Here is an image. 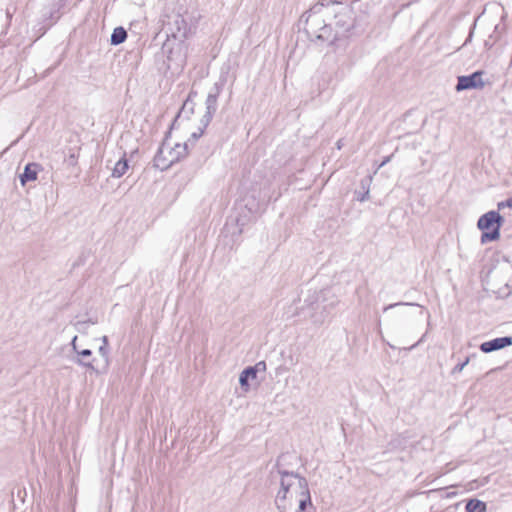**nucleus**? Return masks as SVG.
<instances>
[{"mask_svg": "<svg viewBox=\"0 0 512 512\" xmlns=\"http://www.w3.org/2000/svg\"><path fill=\"white\" fill-rule=\"evenodd\" d=\"M129 165L126 158H121L117 161L115 164L113 170H112V177L114 178H120L122 177L128 170Z\"/></svg>", "mask_w": 512, "mask_h": 512, "instance_id": "obj_14", "label": "nucleus"}, {"mask_svg": "<svg viewBox=\"0 0 512 512\" xmlns=\"http://www.w3.org/2000/svg\"><path fill=\"white\" fill-rule=\"evenodd\" d=\"M176 132L177 128L173 127L154 158V166L160 170L170 168L188 154L187 142L180 140Z\"/></svg>", "mask_w": 512, "mask_h": 512, "instance_id": "obj_4", "label": "nucleus"}, {"mask_svg": "<svg viewBox=\"0 0 512 512\" xmlns=\"http://www.w3.org/2000/svg\"><path fill=\"white\" fill-rule=\"evenodd\" d=\"M491 290L499 298L512 299V269L510 267L496 270L490 281Z\"/></svg>", "mask_w": 512, "mask_h": 512, "instance_id": "obj_7", "label": "nucleus"}, {"mask_svg": "<svg viewBox=\"0 0 512 512\" xmlns=\"http://www.w3.org/2000/svg\"><path fill=\"white\" fill-rule=\"evenodd\" d=\"M216 106L215 94H208L203 101H198L195 95H189L175 119L174 127L183 128L195 141L204 133L216 111Z\"/></svg>", "mask_w": 512, "mask_h": 512, "instance_id": "obj_2", "label": "nucleus"}, {"mask_svg": "<svg viewBox=\"0 0 512 512\" xmlns=\"http://www.w3.org/2000/svg\"><path fill=\"white\" fill-rule=\"evenodd\" d=\"M482 75V71H476L471 75L459 76L457 85L455 87L456 91L461 92L468 89L483 88L485 86V82L483 81Z\"/></svg>", "mask_w": 512, "mask_h": 512, "instance_id": "obj_9", "label": "nucleus"}, {"mask_svg": "<svg viewBox=\"0 0 512 512\" xmlns=\"http://www.w3.org/2000/svg\"><path fill=\"white\" fill-rule=\"evenodd\" d=\"M266 365L264 362H258L255 366L245 368L239 375V384L243 392L247 393L251 389V383L256 381L257 373L265 371Z\"/></svg>", "mask_w": 512, "mask_h": 512, "instance_id": "obj_8", "label": "nucleus"}, {"mask_svg": "<svg viewBox=\"0 0 512 512\" xmlns=\"http://www.w3.org/2000/svg\"><path fill=\"white\" fill-rule=\"evenodd\" d=\"M72 349L77 353L78 346H77V336H74L71 342Z\"/></svg>", "mask_w": 512, "mask_h": 512, "instance_id": "obj_20", "label": "nucleus"}, {"mask_svg": "<svg viewBox=\"0 0 512 512\" xmlns=\"http://www.w3.org/2000/svg\"><path fill=\"white\" fill-rule=\"evenodd\" d=\"M466 510L467 512H485L486 505L480 500L472 499L466 504Z\"/></svg>", "mask_w": 512, "mask_h": 512, "instance_id": "obj_16", "label": "nucleus"}, {"mask_svg": "<svg viewBox=\"0 0 512 512\" xmlns=\"http://www.w3.org/2000/svg\"><path fill=\"white\" fill-rule=\"evenodd\" d=\"M512 345V337H500L490 341L483 342L480 345V350L484 353H490L496 350L503 349Z\"/></svg>", "mask_w": 512, "mask_h": 512, "instance_id": "obj_10", "label": "nucleus"}, {"mask_svg": "<svg viewBox=\"0 0 512 512\" xmlns=\"http://www.w3.org/2000/svg\"><path fill=\"white\" fill-rule=\"evenodd\" d=\"M453 495H455V493H454V492H453V493H447V494L445 495V497L449 498V497H451V496H453Z\"/></svg>", "mask_w": 512, "mask_h": 512, "instance_id": "obj_23", "label": "nucleus"}, {"mask_svg": "<svg viewBox=\"0 0 512 512\" xmlns=\"http://www.w3.org/2000/svg\"><path fill=\"white\" fill-rule=\"evenodd\" d=\"M281 512H307L312 508L311 495L305 478L280 472V487L275 498Z\"/></svg>", "mask_w": 512, "mask_h": 512, "instance_id": "obj_3", "label": "nucleus"}, {"mask_svg": "<svg viewBox=\"0 0 512 512\" xmlns=\"http://www.w3.org/2000/svg\"><path fill=\"white\" fill-rule=\"evenodd\" d=\"M498 212L505 208H512V197L497 204Z\"/></svg>", "mask_w": 512, "mask_h": 512, "instance_id": "obj_17", "label": "nucleus"}, {"mask_svg": "<svg viewBox=\"0 0 512 512\" xmlns=\"http://www.w3.org/2000/svg\"><path fill=\"white\" fill-rule=\"evenodd\" d=\"M127 38V33L123 27H117L113 30L111 35V44L119 45L123 43Z\"/></svg>", "mask_w": 512, "mask_h": 512, "instance_id": "obj_15", "label": "nucleus"}, {"mask_svg": "<svg viewBox=\"0 0 512 512\" xmlns=\"http://www.w3.org/2000/svg\"><path fill=\"white\" fill-rule=\"evenodd\" d=\"M470 359L469 357H467L462 363H459L457 364L454 368H453V373H460L464 370V368L468 365Z\"/></svg>", "mask_w": 512, "mask_h": 512, "instance_id": "obj_18", "label": "nucleus"}, {"mask_svg": "<svg viewBox=\"0 0 512 512\" xmlns=\"http://www.w3.org/2000/svg\"><path fill=\"white\" fill-rule=\"evenodd\" d=\"M77 354L82 357H89V356H91L92 352L89 349H82V350H78Z\"/></svg>", "mask_w": 512, "mask_h": 512, "instance_id": "obj_19", "label": "nucleus"}, {"mask_svg": "<svg viewBox=\"0 0 512 512\" xmlns=\"http://www.w3.org/2000/svg\"><path fill=\"white\" fill-rule=\"evenodd\" d=\"M177 33L173 36H176L179 39H183L186 41L189 37H191L195 33V27L190 25L185 19H179L176 21Z\"/></svg>", "mask_w": 512, "mask_h": 512, "instance_id": "obj_12", "label": "nucleus"}, {"mask_svg": "<svg viewBox=\"0 0 512 512\" xmlns=\"http://www.w3.org/2000/svg\"><path fill=\"white\" fill-rule=\"evenodd\" d=\"M101 343L102 344L100 345V347L98 349V352L106 360V365H105V368H104L103 371H100L97 368H95L92 363H84L82 361H78L79 364L86 366L87 368L93 370L97 374L105 372L107 370L108 363H109V361H108L109 351H108V338H107V336H103L101 338Z\"/></svg>", "mask_w": 512, "mask_h": 512, "instance_id": "obj_11", "label": "nucleus"}, {"mask_svg": "<svg viewBox=\"0 0 512 512\" xmlns=\"http://www.w3.org/2000/svg\"><path fill=\"white\" fill-rule=\"evenodd\" d=\"M504 223L503 216L498 211L490 210L481 215L477 221V228L482 232L480 242L485 245L498 241L501 237L500 229Z\"/></svg>", "mask_w": 512, "mask_h": 512, "instance_id": "obj_5", "label": "nucleus"}, {"mask_svg": "<svg viewBox=\"0 0 512 512\" xmlns=\"http://www.w3.org/2000/svg\"><path fill=\"white\" fill-rule=\"evenodd\" d=\"M40 166L37 163H29L25 166L23 174L20 176V182L24 186L27 182L35 181L37 179Z\"/></svg>", "mask_w": 512, "mask_h": 512, "instance_id": "obj_13", "label": "nucleus"}, {"mask_svg": "<svg viewBox=\"0 0 512 512\" xmlns=\"http://www.w3.org/2000/svg\"><path fill=\"white\" fill-rule=\"evenodd\" d=\"M164 52L167 56L169 68L182 70L187 62L189 44L183 39L172 36L164 44Z\"/></svg>", "mask_w": 512, "mask_h": 512, "instance_id": "obj_6", "label": "nucleus"}, {"mask_svg": "<svg viewBox=\"0 0 512 512\" xmlns=\"http://www.w3.org/2000/svg\"><path fill=\"white\" fill-rule=\"evenodd\" d=\"M333 19L336 26L348 29L349 16L346 8L337 4H317L302 16L306 33L331 45L339 39L338 33H333Z\"/></svg>", "mask_w": 512, "mask_h": 512, "instance_id": "obj_1", "label": "nucleus"}, {"mask_svg": "<svg viewBox=\"0 0 512 512\" xmlns=\"http://www.w3.org/2000/svg\"><path fill=\"white\" fill-rule=\"evenodd\" d=\"M390 161V157L385 158V160L380 164L379 167H383L385 164H387Z\"/></svg>", "mask_w": 512, "mask_h": 512, "instance_id": "obj_21", "label": "nucleus"}, {"mask_svg": "<svg viewBox=\"0 0 512 512\" xmlns=\"http://www.w3.org/2000/svg\"><path fill=\"white\" fill-rule=\"evenodd\" d=\"M397 305H398V304H392V305H389V306H387V307L385 308V310H388L389 308H392V307L397 306Z\"/></svg>", "mask_w": 512, "mask_h": 512, "instance_id": "obj_22", "label": "nucleus"}]
</instances>
